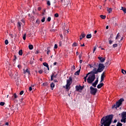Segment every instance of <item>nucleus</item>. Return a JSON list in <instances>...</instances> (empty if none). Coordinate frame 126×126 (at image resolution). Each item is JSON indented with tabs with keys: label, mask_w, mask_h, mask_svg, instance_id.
I'll list each match as a JSON object with an SVG mask.
<instances>
[{
	"label": "nucleus",
	"mask_w": 126,
	"mask_h": 126,
	"mask_svg": "<svg viewBox=\"0 0 126 126\" xmlns=\"http://www.w3.org/2000/svg\"><path fill=\"white\" fill-rule=\"evenodd\" d=\"M21 23L20 22H18L17 24V26L20 31L21 30Z\"/></svg>",
	"instance_id": "9d476101"
},
{
	"label": "nucleus",
	"mask_w": 126,
	"mask_h": 126,
	"mask_svg": "<svg viewBox=\"0 0 126 126\" xmlns=\"http://www.w3.org/2000/svg\"><path fill=\"white\" fill-rule=\"evenodd\" d=\"M43 64L44 66H46V67H48L49 64H48V63L45 62L43 63Z\"/></svg>",
	"instance_id": "a878e982"
},
{
	"label": "nucleus",
	"mask_w": 126,
	"mask_h": 126,
	"mask_svg": "<svg viewBox=\"0 0 126 126\" xmlns=\"http://www.w3.org/2000/svg\"><path fill=\"white\" fill-rule=\"evenodd\" d=\"M82 62H83L82 60H80L79 63H82Z\"/></svg>",
	"instance_id": "69168bd1"
},
{
	"label": "nucleus",
	"mask_w": 126,
	"mask_h": 126,
	"mask_svg": "<svg viewBox=\"0 0 126 126\" xmlns=\"http://www.w3.org/2000/svg\"><path fill=\"white\" fill-rule=\"evenodd\" d=\"M100 17L102 19H105V18H106V16L105 15H101Z\"/></svg>",
	"instance_id": "473e14b6"
},
{
	"label": "nucleus",
	"mask_w": 126,
	"mask_h": 126,
	"mask_svg": "<svg viewBox=\"0 0 126 126\" xmlns=\"http://www.w3.org/2000/svg\"><path fill=\"white\" fill-rule=\"evenodd\" d=\"M42 86H44V87L48 86V83L47 82L43 83L42 84Z\"/></svg>",
	"instance_id": "c756f323"
},
{
	"label": "nucleus",
	"mask_w": 126,
	"mask_h": 126,
	"mask_svg": "<svg viewBox=\"0 0 126 126\" xmlns=\"http://www.w3.org/2000/svg\"><path fill=\"white\" fill-rule=\"evenodd\" d=\"M27 72L29 74H30V71L28 69H26V70H24V73L25 74Z\"/></svg>",
	"instance_id": "a211bd4d"
},
{
	"label": "nucleus",
	"mask_w": 126,
	"mask_h": 126,
	"mask_svg": "<svg viewBox=\"0 0 126 126\" xmlns=\"http://www.w3.org/2000/svg\"><path fill=\"white\" fill-rule=\"evenodd\" d=\"M5 125V126H8V122L6 123Z\"/></svg>",
	"instance_id": "774afa93"
},
{
	"label": "nucleus",
	"mask_w": 126,
	"mask_h": 126,
	"mask_svg": "<svg viewBox=\"0 0 126 126\" xmlns=\"http://www.w3.org/2000/svg\"><path fill=\"white\" fill-rule=\"evenodd\" d=\"M54 49H58V45L57 44H55Z\"/></svg>",
	"instance_id": "5fc2aeb1"
},
{
	"label": "nucleus",
	"mask_w": 126,
	"mask_h": 126,
	"mask_svg": "<svg viewBox=\"0 0 126 126\" xmlns=\"http://www.w3.org/2000/svg\"><path fill=\"white\" fill-rule=\"evenodd\" d=\"M47 68H44V70H45V73L48 72V73H49V71L50 70V68H49V66L48 67H46Z\"/></svg>",
	"instance_id": "4468645a"
},
{
	"label": "nucleus",
	"mask_w": 126,
	"mask_h": 126,
	"mask_svg": "<svg viewBox=\"0 0 126 126\" xmlns=\"http://www.w3.org/2000/svg\"><path fill=\"white\" fill-rule=\"evenodd\" d=\"M38 72L40 74H42L43 73V70H40L38 71Z\"/></svg>",
	"instance_id": "3c124183"
},
{
	"label": "nucleus",
	"mask_w": 126,
	"mask_h": 126,
	"mask_svg": "<svg viewBox=\"0 0 126 126\" xmlns=\"http://www.w3.org/2000/svg\"><path fill=\"white\" fill-rule=\"evenodd\" d=\"M121 115H122V118H126V112H123L122 113Z\"/></svg>",
	"instance_id": "dca6fc26"
},
{
	"label": "nucleus",
	"mask_w": 126,
	"mask_h": 126,
	"mask_svg": "<svg viewBox=\"0 0 126 126\" xmlns=\"http://www.w3.org/2000/svg\"><path fill=\"white\" fill-rule=\"evenodd\" d=\"M51 17H49L47 18V21H48V22H50V21H51Z\"/></svg>",
	"instance_id": "de8ad7c7"
},
{
	"label": "nucleus",
	"mask_w": 126,
	"mask_h": 126,
	"mask_svg": "<svg viewBox=\"0 0 126 126\" xmlns=\"http://www.w3.org/2000/svg\"><path fill=\"white\" fill-rule=\"evenodd\" d=\"M58 30L54 29H52L51 30H50V31L51 32H56V31H57Z\"/></svg>",
	"instance_id": "4c0bfd02"
},
{
	"label": "nucleus",
	"mask_w": 126,
	"mask_h": 126,
	"mask_svg": "<svg viewBox=\"0 0 126 126\" xmlns=\"http://www.w3.org/2000/svg\"><path fill=\"white\" fill-rule=\"evenodd\" d=\"M29 91H32V87H30V88H29Z\"/></svg>",
	"instance_id": "bf43d9fd"
},
{
	"label": "nucleus",
	"mask_w": 126,
	"mask_h": 126,
	"mask_svg": "<svg viewBox=\"0 0 126 126\" xmlns=\"http://www.w3.org/2000/svg\"><path fill=\"white\" fill-rule=\"evenodd\" d=\"M49 49H50V47H48L47 48V55H49L50 53H51V50Z\"/></svg>",
	"instance_id": "5701e85b"
},
{
	"label": "nucleus",
	"mask_w": 126,
	"mask_h": 126,
	"mask_svg": "<svg viewBox=\"0 0 126 126\" xmlns=\"http://www.w3.org/2000/svg\"><path fill=\"white\" fill-rule=\"evenodd\" d=\"M57 62H55V63H53V65H57Z\"/></svg>",
	"instance_id": "0e129e2a"
},
{
	"label": "nucleus",
	"mask_w": 126,
	"mask_h": 126,
	"mask_svg": "<svg viewBox=\"0 0 126 126\" xmlns=\"http://www.w3.org/2000/svg\"><path fill=\"white\" fill-rule=\"evenodd\" d=\"M97 49V47L96 46H94V50H93V53H95V51H96V49Z\"/></svg>",
	"instance_id": "49530a36"
},
{
	"label": "nucleus",
	"mask_w": 126,
	"mask_h": 126,
	"mask_svg": "<svg viewBox=\"0 0 126 126\" xmlns=\"http://www.w3.org/2000/svg\"><path fill=\"white\" fill-rule=\"evenodd\" d=\"M47 5H48L49 6H50V5H51V2H50V1H47Z\"/></svg>",
	"instance_id": "a18cd8bd"
},
{
	"label": "nucleus",
	"mask_w": 126,
	"mask_h": 126,
	"mask_svg": "<svg viewBox=\"0 0 126 126\" xmlns=\"http://www.w3.org/2000/svg\"><path fill=\"white\" fill-rule=\"evenodd\" d=\"M45 19H46V18H45V17H43L41 19V22H45Z\"/></svg>",
	"instance_id": "79ce46f5"
},
{
	"label": "nucleus",
	"mask_w": 126,
	"mask_h": 126,
	"mask_svg": "<svg viewBox=\"0 0 126 126\" xmlns=\"http://www.w3.org/2000/svg\"><path fill=\"white\" fill-rule=\"evenodd\" d=\"M124 101H125L124 98H120L118 101L116 102V104L112 106V109H114V108H115V109H117V108H120V106L123 104V102H124Z\"/></svg>",
	"instance_id": "20e7f679"
},
{
	"label": "nucleus",
	"mask_w": 126,
	"mask_h": 126,
	"mask_svg": "<svg viewBox=\"0 0 126 126\" xmlns=\"http://www.w3.org/2000/svg\"><path fill=\"white\" fill-rule=\"evenodd\" d=\"M84 88V86H80V90H82Z\"/></svg>",
	"instance_id": "8fccbe9b"
},
{
	"label": "nucleus",
	"mask_w": 126,
	"mask_h": 126,
	"mask_svg": "<svg viewBox=\"0 0 126 126\" xmlns=\"http://www.w3.org/2000/svg\"><path fill=\"white\" fill-rule=\"evenodd\" d=\"M23 54V52L22 50H20L19 51V56H22Z\"/></svg>",
	"instance_id": "bb28decb"
},
{
	"label": "nucleus",
	"mask_w": 126,
	"mask_h": 126,
	"mask_svg": "<svg viewBox=\"0 0 126 126\" xmlns=\"http://www.w3.org/2000/svg\"><path fill=\"white\" fill-rule=\"evenodd\" d=\"M23 40H24V41H25V40H26V33H25V34L24 35V36H23Z\"/></svg>",
	"instance_id": "f704fd0d"
},
{
	"label": "nucleus",
	"mask_w": 126,
	"mask_h": 126,
	"mask_svg": "<svg viewBox=\"0 0 126 126\" xmlns=\"http://www.w3.org/2000/svg\"><path fill=\"white\" fill-rule=\"evenodd\" d=\"M85 36H86V35L84 34V32H82L80 36V40H82L83 38H84Z\"/></svg>",
	"instance_id": "ddd939ff"
},
{
	"label": "nucleus",
	"mask_w": 126,
	"mask_h": 126,
	"mask_svg": "<svg viewBox=\"0 0 126 126\" xmlns=\"http://www.w3.org/2000/svg\"><path fill=\"white\" fill-rule=\"evenodd\" d=\"M105 65L103 63H99L98 65V68L96 69V68H94L93 69L95 72V73H97L98 72H102L104 69H105Z\"/></svg>",
	"instance_id": "7ed1b4c3"
},
{
	"label": "nucleus",
	"mask_w": 126,
	"mask_h": 126,
	"mask_svg": "<svg viewBox=\"0 0 126 126\" xmlns=\"http://www.w3.org/2000/svg\"><path fill=\"white\" fill-rule=\"evenodd\" d=\"M119 36H120V35H119V33H118L117 35V36H116V39H119Z\"/></svg>",
	"instance_id": "13d9d810"
},
{
	"label": "nucleus",
	"mask_w": 126,
	"mask_h": 126,
	"mask_svg": "<svg viewBox=\"0 0 126 126\" xmlns=\"http://www.w3.org/2000/svg\"><path fill=\"white\" fill-rule=\"evenodd\" d=\"M33 45H29V49L30 50H33Z\"/></svg>",
	"instance_id": "cd10ccee"
},
{
	"label": "nucleus",
	"mask_w": 126,
	"mask_h": 126,
	"mask_svg": "<svg viewBox=\"0 0 126 126\" xmlns=\"http://www.w3.org/2000/svg\"><path fill=\"white\" fill-rule=\"evenodd\" d=\"M117 47H118V44L115 43V44L113 45V48H117Z\"/></svg>",
	"instance_id": "ea45409f"
},
{
	"label": "nucleus",
	"mask_w": 126,
	"mask_h": 126,
	"mask_svg": "<svg viewBox=\"0 0 126 126\" xmlns=\"http://www.w3.org/2000/svg\"><path fill=\"white\" fill-rule=\"evenodd\" d=\"M76 91H79L80 90V86H76Z\"/></svg>",
	"instance_id": "6ab92c4d"
},
{
	"label": "nucleus",
	"mask_w": 126,
	"mask_h": 126,
	"mask_svg": "<svg viewBox=\"0 0 126 126\" xmlns=\"http://www.w3.org/2000/svg\"><path fill=\"white\" fill-rule=\"evenodd\" d=\"M71 83H72V78L69 77V79L66 80V89L68 90V91L70 89V85H71Z\"/></svg>",
	"instance_id": "39448f33"
},
{
	"label": "nucleus",
	"mask_w": 126,
	"mask_h": 126,
	"mask_svg": "<svg viewBox=\"0 0 126 126\" xmlns=\"http://www.w3.org/2000/svg\"><path fill=\"white\" fill-rule=\"evenodd\" d=\"M89 66H90V68H92V67H93V66H92V65H91V64H89Z\"/></svg>",
	"instance_id": "e2e57ef3"
},
{
	"label": "nucleus",
	"mask_w": 126,
	"mask_h": 126,
	"mask_svg": "<svg viewBox=\"0 0 126 126\" xmlns=\"http://www.w3.org/2000/svg\"><path fill=\"white\" fill-rule=\"evenodd\" d=\"M17 67L19 68H21V65H18Z\"/></svg>",
	"instance_id": "052dcab7"
},
{
	"label": "nucleus",
	"mask_w": 126,
	"mask_h": 126,
	"mask_svg": "<svg viewBox=\"0 0 126 126\" xmlns=\"http://www.w3.org/2000/svg\"><path fill=\"white\" fill-rule=\"evenodd\" d=\"M23 93H24V91H22L20 93V95H23Z\"/></svg>",
	"instance_id": "864d4df0"
},
{
	"label": "nucleus",
	"mask_w": 126,
	"mask_h": 126,
	"mask_svg": "<svg viewBox=\"0 0 126 126\" xmlns=\"http://www.w3.org/2000/svg\"><path fill=\"white\" fill-rule=\"evenodd\" d=\"M111 64V61L110 60H106V63H105L104 65L105 66H109Z\"/></svg>",
	"instance_id": "1a4fd4ad"
},
{
	"label": "nucleus",
	"mask_w": 126,
	"mask_h": 126,
	"mask_svg": "<svg viewBox=\"0 0 126 126\" xmlns=\"http://www.w3.org/2000/svg\"><path fill=\"white\" fill-rule=\"evenodd\" d=\"M4 104H5V103L3 102H0V106H4Z\"/></svg>",
	"instance_id": "37998d69"
},
{
	"label": "nucleus",
	"mask_w": 126,
	"mask_h": 126,
	"mask_svg": "<svg viewBox=\"0 0 126 126\" xmlns=\"http://www.w3.org/2000/svg\"><path fill=\"white\" fill-rule=\"evenodd\" d=\"M92 71H90V72H89L88 73H87L86 75V76L84 77L85 78H87V77H88V76H89V75H90V74H91V73H92Z\"/></svg>",
	"instance_id": "412c9836"
},
{
	"label": "nucleus",
	"mask_w": 126,
	"mask_h": 126,
	"mask_svg": "<svg viewBox=\"0 0 126 126\" xmlns=\"http://www.w3.org/2000/svg\"><path fill=\"white\" fill-rule=\"evenodd\" d=\"M81 58H82V52H81V54H80L79 55V60H81Z\"/></svg>",
	"instance_id": "a19ab883"
},
{
	"label": "nucleus",
	"mask_w": 126,
	"mask_h": 126,
	"mask_svg": "<svg viewBox=\"0 0 126 126\" xmlns=\"http://www.w3.org/2000/svg\"><path fill=\"white\" fill-rule=\"evenodd\" d=\"M9 76L11 77H12V76H13V72L12 70H10V72H9Z\"/></svg>",
	"instance_id": "f3484780"
},
{
	"label": "nucleus",
	"mask_w": 126,
	"mask_h": 126,
	"mask_svg": "<svg viewBox=\"0 0 126 126\" xmlns=\"http://www.w3.org/2000/svg\"><path fill=\"white\" fill-rule=\"evenodd\" d=\"M122 73L123 74H126V70H124V69H122Z\"/></svg>",
	"instance_id": "2f4dec72"
},
{
	"label": "nucleus",
	"mask_w": 126,
	"mask_h": 126,
	"mask_svg": "<svg viewBox=\"0 0 126 126\" xmlns=\"http://www.w3.org/2000/svg\"><path fill=\"white\" fill-rule=\"evenodd\" d=\"M107 11H108L109 13H111L112 12V8H108Z\"/></svg>",
	"instance_id": "7c9ffc66"
},
{
	"label": "nucleus",
	"mask_w": 126,
	"mask_h": 126,
	"mask_svg": "<svg viewBox=\"0 0 126 126\" xmlns=\"http://www.w3.org/2000/svg\"><path fill=\"white\" fill-rule=\"evenodd\" d=\"M98 59L100 61V63H104V62H105V61H106V59L103 58V57H98Z\"/></svg>",
	"instance_id": "6e6552de"
},
{
	"label": "nucleus",
	"mask_w": 126,
	"mask_h": 126,
	"mask_svg": "<svg viewBox=\"0 0 126 126\" xmlns=\"http://www.w3.org/2000/svg\"><path fill=\"white\" fill-rule=\"evenodd\" d=\"M79 73H80V68L79 70H78V71H77L75 73V75H79Z\"/></svg>",
	"instance_id": "4be33fe9"
},
{
	"label": "nucleus",
	"mask_w": 126,
	"mask_h": 126,
	"mask_svg": "<svg viewBox=\"0 0 126 126\" xmlns=\"http://www.w3.org/2000/svg\"><path fill=\"white\" fill-rule=\"evenodd\" d=\"M14 97L15 99H16V98H17V94H14Z\"/></svg>",
	"instance_id": "603ef678"
},
{
	"label": "nucleus",
	"mask_w": 126,
	"mask_h": 126,
	"mask_svg": "<svg viewBox=\"0 0 126 126\" xmlns=\"http://www.w3.org/2000/svg\"><path fill=\"white\" fill-rule=\"evenodd\" d=\"M103 86H104V83H101L97 86V88H98V89H100V88H102V87Z\"/></svg>",
	"instance_id": "9b49d317"
},
{
	"label": "nucleus",
	"mask_w": 126,
	"mask_h": 126,
	"mask_svg": "<svg viewBox=\"0 0 126 126\" xmlns=\"http://www.w3.org/2000/svg\"><path fill=\"white\" fill-rule=\"evenodd\" d=\"M121 10H123V11H124V12L125 13H126V7H122Z\"/></svg>",
	"instance_id": "aec40b11"
},
{
	"label": "nucleus",
	"mask_w": 126,
	"mask_h": 126,
	"mask_svg": "<svg viewBox=\"0 0 126 126\" xmlns=\"http://www.w3.org/2000/svg\"><path fill=\"white\" fill-rule=\"evenodd\" d=\"M104 74H105V72H103L101 75L100 82H102V81H104Z\"/></svg>",
	"instance_id": "f8f14e48"
},
{
	"label": "nucleus",
	"mask_w": 126,
	"mask_h": 126,
	"mask_svg": "<svg viewBox=\"0 0 126 126\" xmlns=\"http://www.w3.org/2000/svg\"><path fill=\"white\" fill-rule=\"evenodd\" d=\"M36 23H37V24H38V25L40 24V21L38 20V19L36 20Z\"/></svg>",
	"instance_id": "09e8293b"
},
{
	"label": "nucleus",
	"mask_w": 126,
	"mask_h": 126,
	"mask_svg": "<svg viewBox=\"0 0 126 126\" xmlns=\"http://www.w3.org/2000/svg\"><path fill=\"white\" fill-rule=\"evenodd\" d=\"M92 72L87 79V81L89 84H91L95 80V74H98L94 69L92 70Z\"/></svg>",
	"instance_id": "f03ea898"
},
{
	"label": "nucleus",
	"mask_w": 126,
	"mask_h": 126,
	"mask_svg": "<svg viewBox=\"0 0 126 126\" xmlns=\"http://www.w3.org/2000/svg\"><path fill=\"white\" fill-rule=\"evenodd\" d=\"M54 73L52 74V75H51V81H53V80H54Z\"/></svg>",
	"instance_id": "58836bf2"
},
{
	"label": "nucleus",
	"mask_w": 126,
	"mask_h": 126,
	"mask_svg": "<svg viewBox=\"0 0 126 126\" xmlns=\"http://www.w3.org/2000/svg\"><path fill=\"white\" fill-rule=\"evenodd\" d=\"M5 45H8V40L6 39L5 40Z\"/></svg>",
	"instance_id": "c03bdc74"
},
{
	"label": "nucleus",
	"mask_w": 126,
	"mask_h": 126,
	"mask_svg": "<svg viewBox=\"0 0 126 126\" xmlns=\"http://www.w3.org/2000/svg\"><path fill=\"white\" fill-rule=\"evenodd\" d=\"M21 21L23 22V23H25V21H24L23 19L21 20Z\"/></svg>",
	"instance_id": "680f3d73"
},
{
	"label": "nucleus",
	"mask_w": 126,
	"mask_h": 126,
	"mask_svg": "<svg viewBox=\"0 0 126 126\" xmlns=\"http://www.w3.org/2000/svg\"><path fill=\"white\" fill-rule=\"evenodd\" d=\"M14 57L15 58L13 60V62H14V63H15V62H16V60L17 59V57L16 55H14Z\"/></svg>",
	"instance_id": "c85d7f7f"
},
{
	"label": "nucleus",
	"mask_w": 126,
	"mask_h": 126,
	"mask_svg": "<svg viewBox=\"0 0 126 126\" xmlns=\"http://www.w3.org/2000/svg\"><path fill=\"white\" fill-rule=\"evenodd\" d=\"M73 47H77V43L74 42L72 44Z\"/></svg>",
	"instance_id": "c9c22d12"
},
{
	"label": "nucleus",
	"mask_w": 126,
	"mask_h": 126,
	"mask_svg": "<svg viewBox=\"0 0 126 126\" xmlns=\"http://www.w3.org/2000/svg\"><path fill=\"white\" fill-rule=\"evenodd\" d=\"M121 123H124V124H126V118H125L124 117H122V119L121 120Z\"/></svg>",
	"instance_id": "2eb2a0df"
},
{
	"label": "nucleus",
	"mask_w": 126,
	"mask_h": 126,
	"mask_svg": "<svg viewBox=\"0 0 126 126\" xmlns=\"http://www.w3.org/2000/svg\"><path fill=\"white\" fill-rule=\"evenodd\" d=\"M50 87L52 89V90H53V88H54V87H55V84H54V83H52L51 84H50Z\"/></svg>",
	"instance_id": "b1692460"
},
{
	"label": "nucleus",
	"mask_w": 126,
	"mask_h": 126,
	"mask_svg": "<svg viewBox=\"0 0 126 126\" xmlns=\"http://www.w3.org/2000/svg\"><path fill=\"white\" fill-rule=\"evenodd\" d=\"M31 61L30 62V63L31 64H33L34 63V61L32 60V58L31 59Z\"/></svg>",
	"instance_id": "e433bc0d"
},
{
	"label": "nucleus",
	"mask_w": 126,
	"mask_h": 126,
	"mask_svg": "<svg viewBox=\"0 0 126 126\" xmlns=\"http://www.w3.org/2000/svg\"><path fill=\"white\" fill-rule=\"evenodd\" d=\"M92 37V35H91V34H87L86 36V38H87V39H90Z\"/></svg>",
	"instance_id": "393cba45"
},
{
	"label": "nucleus",
	"mask_w": 126,
	"mask_h": 126,
	"mask_svg": "<svg viewBox=\"0 0 126 126\" xmlns=\"http://www.w3.org/2000/svg\"><path fill=\"white\" fill-rule=\"evenodd\" d=\"M109 44H110V45H111V44H113V41L110 40H109Z\"/></svg>",
	"instance_id": "4d7b16f0"
},
{
	"label": "nucleus",
	"mask_w": 126,
	"mask_h": 126,
	"mask_svg": "<svg viewBox=\"0 0 126 126\" xmlns=\"http://www.w3.org/2000/svg\"><path fill=\"white\" fill-rule=\"evenodd\" d=\"M117 126H123V124L120 122H118Z\"/></svg>",
	"instance_id": "72a5a7b5"
},
{
	"label": "nucleus",
	"mask_w": 126,
	"mask_h": 126,
	"mask_svg": "<svg viewBox=\"0 0 126 126\" xmlns=\"http://www.w3.org/2000/svg\"><path fill=\"white\" fill-rule=\"evenodd\" d=\"M113 117L114 115H113L103 117L100 121V124H101L100 126H110L111 124H112V120H113Z\"/></svg>",
	"instance_id": "f257e3e1"
},
{
	"label": "nucleus",
	"mask_w": 126,
	"mask_h": 126,
	"mask_svg": "<svg viewBox=\"0 0 126 126\" xmlns=\"http://www.w3.org/2000/svg\"><path fill=\"white\" fill-rule=\"evenodd\" d=\"M90 94H91V95H93L94 96L96 95V93L98 92V89H97V88H94L92 86H91L90 87Z\"/></svg>",
	"instance_id": "423d86ee"
},
{
	"label": "nucleus",
	"mask_w": 126,
	"mask_h": 126,
	"mask_svg": "<svg viewBox=\"0 0 126 126\" xmlns=\"http://www.w3.org/2000/svg\"><path fill=\"white\" fill-rule=\"evenodd\" d=\"M98 81L99 80L98 79V78H97L95 82L92 84V86L94 88L96 87V86H97V84H98Z\"/></svg>",
	"instance_id": "0eeeda50"
},
{
	"label": "nucleus",
	"mask_w": 126,
	"mask_h": 126,
	"mask_svg": "<svg viewBox=\"0 0 126 126\" xmlns=\"http://www.w3.org/2000/svg\"><path fill=\"white\" fill-rule=\"evenodd\" d=\"M117 122H118V121H117V120H115L113 122V123L115 124L116 123H117Z\"/></svg>",
	"instance_id": "338daca9"
},
{
	"label": "nucleus",
	"mask_w": 126,
	"mask_h": 126,
	"mask_svg": "<svg viewBox=\"0 0 126 126\" xmlns=\"http://www.w3.org/2000/svg\"><path fill=\"white\" fill-rule=\"evenodd\" d=\"M55 17H59V14L56 13L54 15Z\"/></svg>",
	"instance_id": "6e6d98bb"
}]
</instances>
